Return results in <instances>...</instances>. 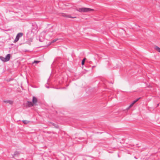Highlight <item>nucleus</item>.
<instances>
[{
  "label": "nucleus",
  "instance_id": "obj_3",
  "mask_svg": "<svg viewBox=\"0 0 160 160\" xmlns=\"http://www.w3.org/2000/svg\"><path fill=\"white\" fill-rule=\"evenodd\" d=\"M4 102L6 104H9L10 105H12L13 103V101L11 100L4 101Z\"/></svg>",
  "mask_w": 160,
  "mask_h": 160
},
{
  "label": "nucleus",
  "instance_id": "obj_11",
  "mask_svg": "<svg viewBox=\"0 0 160 160\" xmlns=\"http://www.w3.org/2000/svg\"><path fill=\"white\" fill-rule=\"evenodd\" d=\"M134 104H133L132 103V102L131 104L130 105V106L128 107V108H127V110H128L130 108H131L132 106L133 105H134Z\"/></svg>",
  "mask_w": 160,
  "mask_h": 160
},
{
  "label": "nucleus",
  "instance_id": "obj_14",
  "mask_svg": "<svg viewBox=\"0 0 160 160\" xmlns=\"http://www.w3.org/2000/svg\"><path fill=\"white\" fill-rule=\"evenodd\" d=\"M140 98H138L136 100L134 101H133V102H132V103L134 104L137 101H138L140 99Z\"/></svg>",
  "mask_w": 160,
  "mask_h": 160
},
{
  "label": "nucleus",
  "instance_id": "obj_8",
  "mask_svg": "<svg viewBox=\"0 0 160 160\" xmlns=\"http://www.w3.org/2000/svg\"><path fill=\"white\" fill-rule=\"evenodd\" d=\"M33 104L32 102H28V104L29 107H32L33 106Z\"/></svg>",
  "mask_w": 160,
  "mask_h": 160
},
{
  "label": "nucleus",
  "instance_id": "obj_15",
  "mask_svg": "<svg viewBox=\"0 0 160 160\" xmlns=\"http://www.w3.org/2000/svg\"><path fill=\"white\" fill-rule=\"evenodd\" d=\"M19 153L18 152H15L14 154V156H15L16 155H18L19 154Z\"/></svg>",
  "mask_w": 160,
  "mask_h": 160
},
{
  "label": "nucleus",
  "instance_id": "obj_10",
  "mask_svg": "<svg viewBox=\"0 0 160 160\" xmlns=\"http://www.w3.org/2000/svg\"><path fill=\"white\" fill-rule=\"evenodd\" d=\"M22 122L25 124H27L29 122V121L25 120H23Z\"/></svg>",
  "mask_w": 160,
  "mask_h": 160
},
{
  "label": "nucleus",
  "instance_id": "obj_1",
  "mask_svg": "<svg viewBox=\"0 0 160 160\" xmlns=\"http://www.w3.org/2000/svg\"><path fill=\"white\" fill-rule=\"evenodd\" d=\"M77 10L80 12H87L93 11H94V10L88 8H83L77 9Z\"/></svg>",
  "mask_w": 160,
  "mask_h": 160
},
{
  "label": "nucleus",
  "instance_id": "obj_13",
  "mask_svg": "<svg viewBox=\"0 0 160 160\" xmlns=\"http://www.w3.org/2000/svg\"><path fill=\"white\" fill-rule=\"evenodd\" d=\"M40 62V61H36V60H35L32 63V64H33L34 63H36V64H37L39 62Z\"/></svg>",
  "mask_w": 160,
  "mask_h": 160
},
{
  "label": "nucleus",
  "instance_id": "obj_12",
  "mask_svg": "<svg viewBox=\"0 0 160 160\" xmlns=\"http://www.w3.org/2000/svg\"><path fill=\"white\" fill-rule=\"evenodd\" d=\"M86 60V58H84L82 61V65H83L84 64V62H85V60Z\"/></svg>",
  "mask_w": 160,
  "mask_h": 160
},
{
  "label": "nucleus",
  "instance_id": "obj_5",
  "mask_svg": "<svg viewBox=\"0 0 160 160\" xmlns=\"http://www.w3.org/2000/svg\"><path fill=\"white\" fill-rule=\"evenodd\" d=\"M33 103L35 104L37 102V98L35 97H33L32 100Z\"/></svg>",
  "mask_w": 160,
  "mask_h": 160
},
{
  "label": "nucleus",
  "instance_id": "obj_9",
  "mask_svg": "<svg viewBox=\"0 0 160 160\" xmlns=\"http://www.w3.org/2000/svg\"><path fill=\"white\" fill-rule=\"evenodd\" d=\"M0 59L2 61L4 62H6V59H5V58L3 57H0Z\"/></svg>",
  "mask_w": 160,
  "mask_h": 160
},
{
  "label": "nucleus",
  "instance_id": "obj_4",
  "mask_svg": "<svg viewBox=\"0 0 160 160\" xmlns=\"http://www.w3.org/2000/svg\"><path fill=\"white\" fill-rule=\"evenodd\" d=\"M10 58V54H8L5 57V59L6 62L8 61Z\"/></svg>",
  "mask_w": 160,
  "mask_h": 160
},
{
  "label": "nucleus",
  "instance_id": "obj_2",
  "mask_svg": "<svg viewBox=\"0 0 160 160\" xmlns=\"http://www.w3.org/2000/svg\"><path fill=\"white\" fill-rule=\"evenodd\" d=\"M23 35L22 33L20 32L17 35L16 37L14 40L13 42L15 43L17 42L19 40V38L21 37Z\"/></svg>",
  "mask_w": 160,
  "mask_h": 160
},
{
  "label": "nucleus",
  "instance_id": "obj_7",
  "mask_svg": "<svg viewBox=\"0 0 160 160\" xmlns=\"http://www.w3.org/2000/svg\"><path fill=\"white\" fill-rule=\"evenodd\" d=\"M154 48L157 51L160 52V48H159V47L157 46H155Z\"/></svg>",
  "mask_w": 160,
  "mask_h": 160
},
{
  "label": "nucleus",
  "instance_id": "obj_17",
  "mask_svg": "<svg viewBox=\"0 0 160 160\" xmlns=\"http://www.w3.org/2000/svg\"><path fill=\"white\" fill-rule=\"evenodd\" d=\"M135 158L136 159L137 158H136V157H135Z\"/></svg>",
  "mask_w": 160,
  "mask_h": 160
},
{
  "label": "nucleus",
  "instance_id": "obj_6",
  "mask_svg": "<svg viewBox=\"0 0 160 160\" xmlns=\"http://www.w3.org/2000/svg\"><path fill=\"white\" fill-rule=\"evenodd\" d=\"M63 16L65 17L69 18H76V17H72L71 15L67 14H64L63 15Z\"/></svg>",
  "mask_w": 160,
  "mask_h": 160
},
{
  "label": "nucleus",
  "instance_id": "obj_16",
  "mask_svg": "<svg viewBox=\"0 0 160 160\" xmlns=\"http://www.w3.org/2000/svg\"><path fill=\"white\" fill-rule=\"evenodd\" d=\"M57 39H54L53 40V41H52V42H55L56 41H57Z\"/></svg>",
  "mask_w": 160,
  "mask_h": 160
}]
</instances>
